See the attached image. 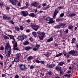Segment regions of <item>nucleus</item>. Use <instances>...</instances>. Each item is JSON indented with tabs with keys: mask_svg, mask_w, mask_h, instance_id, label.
<instances>
[{
	"mask_svg": "<svg viewBox=\"0 0 78 78\" xmlns=\"http://www.w3.org/2000/svg\"><path fill=\"white\" fill-rule=\"evenodd\" d=\"M26 31L27 33H29V32H30V30L29 29H27L26 30Z\"/></svg>",
	"mask_w": 78,
	"mask_h": 78,
	"instance_id": "8fccbe9b",
	"label": "nucleus"
},
{
	"mask_svg": "<svg viewBox=\"0 0 78 78\" xmlns=\"http://www.w3.org/2000/svg\"><path fill=\"white\" fill-rule=\"evenodd\" d=\"M20 29L21 30H23V27L22 26H20Z\"/></svg>",
	"mask_w": 78,
	"mask_h": 78,
	"instance_id": "ea45409f",
	"label": "nucleus"
},
{
	"mask_svg": "<svg viewBox=\"0 0 78 78\" xmlns=\"http://www.w3.org/2000/svg\"><path fill=\"white\" fill-rule=\"evenodd\" d=\"M10 37L11 39H13V40H14L15 41V39H14V37L12 35L10 36Z\"/></svg>",
	"mask_w": 78,
	"mask_h": 78,
	"instance_id": "72a5a7b5",
	"label": "nucleus"
},
{
	"mask_svg": "<svg viewBox=\"0 0 78 78\" xmlns=\"http://www.w3.org/2000/svg\"><path fill=\"white\" fill-rule=\"evenodd\" d=\"M64 13L61 14L60 15V17H63V16H64Z\"/></svg>",
	"mask_w": 78,
	"mask_h": 78,
	"instance_id": "bf43d9fd",
	"label": "nucleus"
},
{
	"mask_svg": "<svg viewBox=\"0 0 78 78\" xmlns=\"http://www.w3.org/2000/svg\"><path fill=\"white\" fill-rule=\"evenodd\" d=\"M39 28H40V27L36 26L35 25H34L32 27V28L34 30H35V31H37V30L39 29Z\"/></svg>",
	"mask_w": 78,
	"mask_h": 78,
	"instance_id": "6e6552de",
	"label": "nucleus"
},
{
	"mask_svg": "<svg viewBox=\"0 0 78 78\" xmlns=\"http://www.w3.org/2000/svg\"><path fill=\"white\" fill-rule=\"evenodd\" d=\"M21 13L22 16H23L24 17H26V16H28V15H29V14H28V12H27V11H23L21 12Z\"/></svg>",
	"mask_w": 78,
	"mask_h": 78,
	"instance_id": "7ed1b4c3",
	"label": "nucleus"
},
{
	"mask_svg": "<svg viewBox=\"0 0 78 78\" xmlns=\"http://www.w3.org/2000/svg\"><path fill=\"white\" fill-rule=\"evenodd\" d=\"M51 20V18L50 17H47L46 19V20L47 21H50Z\"/></svg>",
	"mask_w": 78,
	"mask_h": 78,
	"instance_id": "473e14b6",
	"label": "nucleus"
},
{
	"mask_svg": "<svg viewBox=\"0 0 78 78\" xmlns=\"http://www.w3.org/2000/svg\"><path fill=\"white\" fill-rule=\"evenodd\" d=\"M75 70H77L78 69V64L76 63H75L73 66Z\"/></svg>",
	"mask_w": 78,
	"mask_h": 78,
	"instance_id": "9d476101",
	"label": "nucleus"
},
{
	"mask_svg": "<svg viewBox=\"0 0 78 78\" xmlns=\"http://www.w3.org/2000/svg\"><path fill=\"white\" fill-rule=\"evenodd\" d=\"M35 62H37V63H41V61L38 60H37L35 61Z\"/></svg>",
	"mask_w": 78,
	"mask_h": 78,
	"instance_id": "37998d69",
	"label": "nucleus"
},
{
	"mask_svg": "<svg viewBox=\"0 0 78 78\" xmlns=\"http://www.w3.org/2000/svg\"><path fill=\"white\" fill-rule=\"evenodd\" d=\"M4 38L5 39H9V37H8V36H4Z\"/></svg>",
	"mask_w": 78,
	"mask_h": 78,
	"instance_id": "49530a36",
	"label": "nucleus"
},
{
	"mask_svg": "<svg viewBox=\"0 0 78 78\" xmlns=\"http://www.w3.org/2000/svg\"><path fill=\"white\" fill-rule=\"evenodd\" d=\"M31 5L32 6H35V7H37V6H38V5H39V3H38L37 2L32 3L31 4Z\"/></svg>",
	"mask_w": 78,
	"mask_h": 78,
	"instance_id": "1a4fd4ad",
	"label": "nucleus"
},
{
	"mask_svg": "<svg viewBox=\"0 0 78 78\" xmlns=\"http://www.w3.org/2000/svg\"><path fill=\"white\" fill-rule=\"evenodd\" d=\"M33 34L34 36V37H36L37 36V34H36V32H33L32 33Z\"/></svg>",
	"mask_w": 78,
	"mask_h": 78,
	"instance_id": "cd10ccee",
	"label": "nucleus"
},
{
	"mask_svg": "<svg viewBox=\"0 0 78 78\" xmlns=\"http://www.w3.org/2000/svg\"><path fill=\"white\" fill-rule=\"evenodd\" d=\"M33 58V56H30L27 58V61H30V60L32 59Z\"/></svg>",
	"mask_w": 78,
	"mask_h": 78,
	"instance_id": "aec40b11",
	"label": "nucleus"
},
{
	"mask_svg": "<svg viewBox=\"0 0 78 78\" xmlns=\"http://www.w3.org/2000/svg\"><path fill=\"white\" fill-rule=\"evenodd\" d=\"M39 20V22H42L43 21V19H42L41 18H40L38 19Z\"/></svg>",
	"mask_w": 78,
	"mask_h": 78,
	"instance_id": "4c0bfd02",
	"label": "nucleus"
},
{
	"mask_svg": "<svg viewBox=\"0 0 78 78\" xmlns=\"http://www.w3.org/2000/svg\"><path fill=\"white\" fill-rule=\"evenodd\" d=\"M48 73L49 75H51L52 74V72L51 71H48Z\"/></svg>",
	"mask_w": 78,
	"mask_h": 78,
	"instance_id": "e433bc0d",
	"label": "nucleus"
},
{
	"mask_svg": "<svg viewBox=\"0 0 78 78\" xmlns=\"http://www.w3.org/2000/svg\"><path fill=\"white\" fill-rule=\"evenodd\" d=\"M3 2H0V6H1V8L3 6Z\"/></svg>",
	"mask_w": 78,
	"mask_h": 78,
	"instance_id": "79ce46f5",
	"label": "nucleus"
},
{
	"mask_svg": "<svg viewBox=\"0 0 78 78\" xmlns=\"http://www.w3.org/2000/svg\"><path fill=\"white\" fill-rule=\"evenodd\" d=\"M55 28H58L59 29V28H61V26L60 25H57L55 26Z\"/></svg>",
	"mask_w": 78,
	"mask_h": 78,
	"instance_id": "c756f323",
	"label": "nucleus"
},
{
	"mask_svg": "<svg viewBox=\"0 0 78 78\" xmlns=\"http://www.w3.org/2000/svg\"><path fill=\"white\" fill-rule=\"evenodd\" d=\"M10 23H12V24L13 25H14V23L12 20L10 21Z\"/></svg>",
	"mask_w": 78,
	"mask_h": 78,
	"instance_id": "13d9d810",
	"label": "nucleus"
},
{
	"mask_svg": "<svg viewBox=\"0 0 78 78\" xmlns=\"http://www.w3.org/2000/svg\"><path fill=\"white\" fill-rule=\"evenodd\" d=\"M73 27L71 24H70L68 26V29H69V30H73Z\"/></svg>",
	"mask_w": 78,
	"mask_h": 78,
	"instance_id": "dca6fc26",
	"label": "nucleus"
},
{
	"mask_svg": "<svg viewBox=\"0 0 78 78\" xmlns=\"http://www.w3.org/2000/svg\"><path fill=\"white\" fill-rule=\"evenodd\" d=\"M0 50H4V47H3V46H2L0 48Z\"/></svg>",
	"mask_w": 78,
	"mask_h": 78,
	"instance_id": "864d4df0",
	"label": "nucleus"
},
{
	"mask_svg": "<svg viewBox=\"0 0 78 78\" xmlns=\"http://www.w3.org/2000/svg\"><path fill=\"white\" fill-rule=\"evenodd\" d=\"M17 39L20 41H23L24 40L23 38L22 35L21 36H19Z\"/></svg>",
	"mask_w": 78,
	"mask_h": 78,
	"instance_id": "9b49d317",
	"label": "nucleus"
},
{
	"mask_svg": "<svg viewBox=\"0 0 78 78\" xmlns=\"http://www.w3.org/2000/svg\"><path fill=\"white\" fill-rule=\"evenodd\" d=\"M31 49H32V47L30 46L26 47L25 48V49L27 51H28V50H31Z\"/></svg>",
	"mask_w": 78,
	"mask_h": 78,
	"instance_id": "4468645a",
	"label": "nucleus"
},
{
	"mask_svg": "<svg viewBox=\"0 0 78 78\" xmlns=\"http://www.w3.org/2000/svg\"><path fill=\"white\" fill-rule=\"evenodd\" d=\"M29 16L30 17H35V15H34V13H31L29 15Z\"/></svg>",
	"mask_w": 78,
	"mask_h": 78,
	"instance_id": "412c9836",
	"label": "nucleus"
},
{
	"mask_svg": "<svg viewBox=\"0 0 78 78\" xmlns=\"http://www.w3.org/2000/svg\"><path fill=\"white\" fill-rule=\"evenodd\" d=\"M36 47H37V48L38 49L40 47V45L39 44H37L36 46Z\"/></svg>",
	"mask_w": 78,
	"mask_h": 78,
	"instance_id": "a18cd8bd",
	"label": "nucleus"
},
{
	"mask_svg": "<svg viewBox=\"0 0 78 78\" xmlns=\"http://www.w3.org/2000/svg\"><path fill=\"white\" fill-rule=\"evenodd\" d=\"M69 54L72 55L73 56H76L77 54V51H71L68 52Z\"/></svg>",
	"mask_w": 78,
	"mask_h": 78,
	"instance_id": "f03ea898",
	"label": "nucleus"
},
{
	"mask_svg": "<svg viewBox=\"0 0 78 78\" xmlns=\"http://www.w3.org/2000/svg\"><path fill=\"white\" fill-rule=\"evenodd\" d=\"M60 30L61 31H60V33H63L64 32V28L62 27H61V28H59Z\"/></svg>",
	"mask_w": 78,
	"mask_h": 78,
	"instance_id": "393cba45",
	"label": "nucleus"
},
{
	"mask_svg": "<svg viewBox=\"0 0 78 78\" xmlns=\"http://www.w3.org/2000/svg\"><path fill=\"white\" fill-rule=\"evenodd\" d=\"M55 66V65L53 64H47V67L49 68V69H52L53 67H54Z\"/></svg>",
	"mask_w": 78,
	"mask_h": 78,
	"instance_id": "423d86ee",
	"label": "nucleus"
},
{
	"mask_svg": "<svg viewBox=\"0 0 78 78\" xmlns=\"http://www.w3.org/2000/svg\"><path fill=\"white\" fill-rule=\"evenodd\" d=\"M40 36H42V37H45V33H44L42 32L40 34Z\"/></svg>",
	"mask_w": 78,
	"mask_h": 78,
	"instance_id": "4be33fe9",
	"label": "nucleus"
},
{
	"mask_svg": "<svg viewBox=\"0 0 78 78\" xmlns=\"http://www.w3.org/2000/svg\"><path fill=\"white\" fill-rule=\"evenodd\" d=\"M11 3H12L13 5H16V4H17L16 2H14V0L12 2H11Z\"/></svg>",
	"mask_w": 78,
	"mask_h": 78,
	"instance_id": "2f4dec72",
	"label": "nucleus"
},
{
	"mask_svg": "<svg viewBox=\"0 0 78 78\" xmlns=\"http://www.w3.org/2000/svg\"><path fill=\"white\" fill-rule=\"evenodd\" d=\"M56 22H60V19H57L56 20Z\"/></svg>",
	"mask_w": 78,
	"mask_h": 78,
	"instance_id": "680f3d73",
	"label": "nucleus"
},
{
	"mask_svg": "<svg viewBox=\"0 0 78 78\" xmlns=\"http://www.w3.org/2000/svg\"><path fill=\"white\" fill-rule=\"evenodd\" d=\"M65 56H66V58H69V57H70V55H69V54H67Z\"/></svg>",
	"mask_w": 78,
	"mask_h": 78,
	"instance_id": "de8ad7c7",
	"label": "nucleus"
},
{
	"mask_svg": "<svg viewBox=\"0 0 78 78\" xmlns=\"http://www.w3.org/2000/svg\"><path fill=\"white\" fill-rule=\"evenodd\" d=\"M64 63L63 62H60L58 64V65L60 66H62Z\"/></svg>",
	"mask_w": 78,
	"mask_h": 78,
	"instance_id": "a878e982",
	"label": "nucleus"
},
{
	"mask_svg": "<svg viewBox=\"0 0 78 78\" xmlns=\"http://www.w3.org/2000/svg\"><path fill=\"white\" fill-rule=\"evenodd\" d=\"M9 9H11V8L9 7H7V8H6V9H7V10H8V9L9 10Z\"/></svg>",
	"mask_w": 78,
	"mask_h": 78,
	"instance_id": "774afa93",
	"label": "nucleus"
},
{
	"mask_svg": "<svg viewBox=\"0 0 78 78\" xmlns=\"http://www.w3.org/2000/svg\"><path fill=\"white\" fill-rule=\"evenodd\" d=\"M17 47V42L15 43V45L14 46V48H13V49L14 50H19V48H16Z\"/></svg>",
	"mask_w": 78,
	"mask_h": 78,
	"instance_id": "0eeeda50",
	"label": "nucleus"
},
{
	"mask_svg": "<svg viewBox=\"0 0 78 78\" xmlns=\"http://www.w3.org/2000/svg\"><path fill=\"white\" fill-rule=\"evenodd\" d=\"M0 57L1 58V59L2 60L3 59V56L2 55L0 54Z\"/></svg>",
	"mask_w": 78,
	"mask_h": 78,
	"instance_id": "603ef678",
	"label": "nucleus"
},
{
	"mask_svg": "<svg viewBox=\"0 0 78 78\" xmlns=\"http://www.w3.org/2000/svg\"><path fill=\"white\" fill-rule=\"evenodd\" d=\"M21 9H27V7H26V6H24V7H22L21 8Z\"/></svg>",
	"mask_w": 78,
	"mask_h": 78,
	"instance_id": "5fc2aeb1",
	"label": "nucleus"
},
{
	"mask_svg": "<svg viewBox=\"0 0 78 78\" xmlns=\"http://www.w3.org/2000/svg\"><path fill=\"white\" fill-rule=\"evenodd\" d=\"M20 69L21 70H25L26 69V66L24 65L21 64L20 65Z\"/></svg>",
	"mask_w": 78,
	"mask_h": 78,
	"instance_id": "20e7f679",
	"label": "nucleus"
},
{
	"mask_svg": "<svg viewBox=\"0 0 78 78\" xmlns=\"http://www.w3.org/2000/svg\"><path fill=\"white\" fill-rule=\"evenodd\" d=\"M55 69L57 71H60L61 70V68L60 66L55 67Z\"/></svg>",
	"mask_w": 78,
	"mask_h": 78,
	"instance_id": "2eb2a0df",
	"label": "nucleus"
},
{
	"mask_svg": "<svg viewBox=\"0 0 78 78\" xmlns=\"http://www.w3.org/2000/svg\"><path fill=\"white\" fill-rule=\"evenodd\" d=\"M72 75V73L69 74V75L68 74V78H70Z\"/></svg>",
	"mask_w": 78,
	"mask_h": 78,
	"instance_id": "3c124183",
	"label": "nucleus"
},
{
	"mask_svg": "<svg viewBox=\"0 0 78 78\" xmlns=\"http://www.w3.org/2000/svg\"><path fill=\"white\" fill-rule=\"evenodd\" d=\"M2 77H5L6 76V75L5 74H3L2 75Z\"/></svg>",
	"mask_w": 78,
	"mask_h": 78,
	"instance_id": "0e129e2a",
	"label": "nucleus"
},
{
	"mask_svg": "<svg viewBox=\"0 0 78 78\" xmlns=\"http://www.w3.org/2000/svg\"><path fill=\"white\" fill-rule=\"evenodd\" d=\"M15 29L16 30H17V31H19L20 30V28H19V27H15Z\"/></svg>",
	"mask_w": 78,
	"mask_h": 78,
	"instance_id": "f704fd0d",
	"label": "nucleus"
},
{
	"mask_svg": "<svg viewBox=\"0 0 78 78\" xmlns=\"http://www.w3.org/2000/svg\"><path fill=\"white\" fill-rule=\"evenodd\" d=\"M53 37H51L50 38L47 39V41L48 42H50L53 41Z\"/></svg>",
	"mask_w": 78,
	"mask_h": 78,
	"instance_id": "ddd939ff",
	"label": "nucleus"
},
{
	"mask_svg": "<svg viewBox=\"0 0 78 78\" xmlns=\"http://www.w3.org/2000/svg\"><path fill=\"white\" fill-rule=\"evenodd\" d=\"M20 61V59H19V58H18V57L15 58L14 59V61L16 62H19Z\"/></svg>",
	"mask_w": 78,
	"mask_h": 78,
	"instance_id": "a211bd4d",
	"label": "nucleus"
},
{
	"mask_svg": "<svg viewBox=\"0 0 78 78\" xmlns=\"http://www.w3.org/2000/svg\"><path fill=\"white\" fill-rule=\"evenodd\" d=\"M58 12L59 11L58 10V9H55L54 12V15L53 16V18H54V19H55L56 16L58 14Z\"/></svg>",
	"mask_w": 78,
	"mask_h": 78,
	"instance_id": "39448f33",
	"label": "nucleus"
},
{
	"mask_svg": "<svg viewBox=\"0 0 78 78\" xmlns=\"http://www.w3.org/2000/svg\"><path fill=\"white\" fill-rule=\"evenodd\" d=\"M72 41L75 42L76 41V39L75 38H74L72 39Z\"/></svg>",
	"mask_w": 78,
	"mask_h": 78,
	"instance_id": "052dcab7",
	"label": "nucleus"
},
{
	"mask_svg": "<svg viewBox=\"0 0 78 78\" xmlns=\"http://www.w3.org/2000/svg\"><path fill=\"white\" fill-rule=\"evenodd\" d=\"M22 36H23V39H26L27 38V36L25 35V34H23L22 35Z\"/></svg>",
	"mask_w": 78,
	"mask_h": 78,
	"instance_id": "c85d7f7f",
	"label": "nucleus"
},
{
	"mask_svg": "<svg viewBox=\"0 0 78 78\" xmlns=\"http://www.w3.org/2000/svg\"><path fill=\"white\" fill-rule=\"evenodd\" d=\"M3 18H4L5 19H6L7 20H11V17H8L6 16L5 15H4L3 16Z\"/></svg>",
	"mask_w": 78,
	"mask_h": 78,
	"instance_id": "f3484780",
	"label": "nucleus"
},
{
	"mask_svg": "<svg viewBox=\"0 0 78 78\" xmlns=\"http://www.w3.org/2000/svg\"><path fill=\"white\" fill-rule=\"evenodd\" d=\"M62 55V53H60L58 54L57 55H56L55 56V57H58V56H61Z\"/></svg>",
	"mask_w": 78,
	"mask_h": 78,
	"instance_id": "7c9ffc66",
	"label": "nucleus"
},
{
	"mask_svg": "<svg viewBox=\"0 0 78 78\" xmlns=\"http://www.w3.org/2000/svg\"><path fill=\"white\" fill-rule=\"evenodd\" d=\"M39 38L41 40H44V37L42 36H41V35L39 36Z\"/></svg>",
	"mask_w": 78,
	"mask_h": 78,
	"instance_id": "c9c22d12",
	"label": "nucleus"
},
{
	"mask_svg": "<svg viewBox=\"0 0 78 78\" xmlns=\"http://www.w3.org/2000/svg\"><path fill=\"white\" fill-rule=\"evenodd\" d=\"M21 54L20 53H18L16 54V56L17 57H18L17 58H19V57H20V56H21Z\"/></svg>",
	"mask_w": 78,
	"mask_h": 78,
	"instance_id": "bb28decb",
	"label": "nucleus"
},
{
	"mask_svg": "<svg viewBox=\"0 0 78 78\" xmlns=\"http://www.w3.org/2000/svg\"><path fill=\"white\" fill-rule=\"evenodd\" d=\"M59 24H60V25L61 27L62 26V27H64V26H66V23H60Z\"/></svg>",
	"mask_w": 78,
	"mask_h": 78,
	"instance_id": "5701e85b",
	"label": "nucleus"
},
{
	"mask_svg": "<svg viewBox=\"0 0 78 78\" xmlns=\"http://www.w3.org/2000/svg\"><path fill=\"white\" fill-rule=\"evenodd\" d=\"M37 48H33V50H34V51H37Z\"/></svg>",
	"mask_w": 78,
	"mask_h": 78,
	"instance_id": "09e8293b",
	"label": "nucleus"
},
{
	"mask_svg": "<svg viewBox=\"0 0 78 78\" xmlns=\"http://www.w3.org/2000/svg\"><path fill=\"white\" fill-rule=\"evenodd\" d=\"M27 22H28V23H30V22H31V20H30L29 19L27 20Z\"/></svg>",
	"mask_w": 78,
	"mask_h": 78,
	"instance_id": "4d7b16f0",
	"label": "nucleus"
},
{
	"mask_svg": "<svg viewBox=\"0 0 78 78\" xmlns=\"http://www.w3.org/2000/svg\"><path fill=\"white\" fill-rule=\"evenodd\" d=\"M29 40H30V41H31V42H33V38L32 37L30 38H29Z\"/></svg>",
	"mask_w": 78,
	"mask_h": 78,
	"instance_id": "c03bdc74",
	"label": "nucleus"
},
{
	"mask_svg": "<svg viewBox=\"0 0 78 78\" xmlns=\"http://www.w3.org/2000/svg\"><path fill=\"white\" fill-rule=\"evenodd\" d=\"M5 50L6 56L7 58H9L10 56V55L11 54V48L10 47V45L9 43L6 44L5 46Z\"/></svg>",
	"mask_w": 78,
	"mask_h": 78,
	"instance_id": "f257e3e1",
	"label": "nucleus"
},
{
	"mask_svg": "<svg viewBox=\"0 0 78 78\" xmlns=\"http://www.w3.org/2000/svg\"><path fill=\"white\" fill-rule=\"evenodd\" d=\"M60 73L61 75H63L64 74V72H63V71L62 70H61L60 71Z\"/></svg>",
	"mask_w": 78,
	"mask_h": 78,
	"instance_id": "a19ab883",
	"label": "nucleus"
},
{
	"mask_svg": "<svg viewBox=\"0 0 78 78\" xmlns=\"http://www.w3.org/2000/svg\"><path fill=\"white\" fill-rule=\"evenodd\" d=\"M76 16V14L75 13H71L69 15V16L71 17H74Z\"/></svg>",
	"mask_w": 78,
	"mask_h": 78,
	"instance_id": "f8f14e48",
	"label": "nucleus"
},
{
	"mask_svg": "<svg viewBox=\"0 0 78 78\" xmlns=\"http://www.w3.org/2000/svg\"><path fill=\"white\" fill-rule=\"evenodd\" d=\"M50 20V21L48 22V23H55V20L53 21V18H51Z\"/></svg>",
	"mask_w": 78,
	"mask_h": 78,
	"instance_id": "6ab92c4d",
	"label": "nucleus"
},
{
	"mask_svg": "<svg viewBox=\"0 0 78 78\" xmlns=\"http://www.w3.org/2000/svg\"><path fill=\"white\" fill-rule=\"evenodd\" d=\"M46 5H47V4H46V3H44L42 4V6H46Z\"/></svg>",
	"mask_w": 78,
	"mask_h": 78,
	"instance_id": "338daca9",
	"label": "nucleus"
},
{
	"mask_svg": "<svg viewBox=\"0 0 78 78\" xmlns=\"http://www.w3.org/2000/svg\"><path fill=\"white\" fill-rule=\"evenodd\" d=\"M18 6H21V4H20V2H19L18 4Z\"/></svg>",
	"mask_w": 78,
	"mask_h": 78,
	"instance_id": "69168bd1",
	"label": "nucleus"
},
{
	"mask_svg": "<svg viewBox=\"0 0 78 78\" xmlns=\"http://www.w3.org/2000/svg\"><path fill=\"white\" fill-rule=\"evenodd\" d=\"M67 54V53H66V52H64L63 53V55H64L65 56H66V55Z\"/></svg>",
	"mask_w": 78,
	"mask_h": 78,
	"instance_id": "e2e57ef3",
	"label": "nucleus"
},
{
	"mask_svg": "<svg viewBox=\"0 0 78 78\" xmlns=\"http://www.w3.org/2000/svg\"><path fill=\"white\" fill-rule=\"evenodd\" d=\"M15 78H19V75H18L17 74L15 76Z\"/></svg>",
	"mask_w": 78,
	"mask_h": 78,
	"instance_id": "6e6d98bb",
	"label": "nucleus"
},
{
	"mask_svg": "<svg viewBox=\"0 0 78 78\" xmlns=\"http://www.w3.org/2000/svg\"><path fill=\"white\" fill-rule=\"evenodd\" d=\"M34 68V66L33 65H31L30 67V69H33Z\"/></svg>",
	"mask_w": 78,
	"mask_h": 78,
	"instance_id": "58836bf2",
	"label": "nucleus"
},
{
	"mask_svg": "<svg viewBox=\"0 0 78 78\" xmlns=\"http://www.w3.org/2000/svg\"><path fill=\"white\" fill-rule=\"evenodd\" d=\"M23 44H24V45H28V44H29V42H28V41H26L23 43Z\"/></svg>",
	"mask_w": 78,
	"mask_h": 78,
	"instance_id": "b1692460",
	"label": "nucleus"
}]
</instances>
